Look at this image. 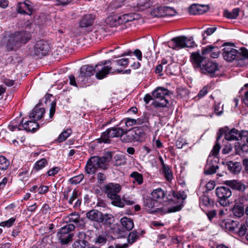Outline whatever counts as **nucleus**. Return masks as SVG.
I'll list each match as a JSON object with an SVG mask.
<instances>
[{
  "instance_id": "12",
  "label": "nucleus",
  "mask_w": 248,
  "mask_h": 248,
  "mask_svg": "<svg viewBox=\"0 0 248 248\" xmlns=\"http://www.w3.org/2000/svg\"><path fill=\"white\" fill-rule=\"evenodd\" d=\"M137 15L134 14H125L120 16H113L108 17L107 21L112 22L110 24L112 26H116L118 25L125 23L126 22L132 21L137 18Z\"/></svg>"
},
{
  "instance_id": "63",
  "label": "nucleus",
  "mask_w": 248,
  "mask_h": 248,
  "mask_svg": "<svg viewBox=\"0 0 248 248\" xmlns=\"http://www.w3.org/2000/svg\"><path fill=\"white\" fill-rule=\"evenodd\" d=\"M71 0H56V5L64 6L70 3Z\"/></svg>"
},
{
  "instance_id": "17",
  "label": "nucleus",
  "mask_w": 248,
  "mask_h": 248,
  "mask_svg": "<svg viewBox=\"0 0 248 248\" xmlns=\"http://www.w3.org/2000/svg\"><path fill=\"white\" fill-rule=\"evenodd\" d=\"M45 112V109L43 108H40L39 104L36 105L29 115L30 119H33V121H38L42 118Z\"/></svg>"
},
{
  "instance_id": "37",
  "label": "nucleus",
  "mask_w": 248,
  "mask_h": 248,
  "mask_svg": "<svg viewBox=\"0 0 248 248\" xmlns=\"http://www.w3.org/2000/svg\"><path fill=\"white\" fill-rule=\"evenodd\" d=\"M9 161L4 156H0V170H6L9 166Z\"/></svg>"
},
{
  "instance_id": "50",
  "label": "nucleus",
  "mask_w": 248,
  "mask_h": 248,
  "mask_svg": "<svg viewBox=\"0 0 248 248\" xmlns=\"http://www.w3.org/2000/svg\"><path fill=\"white\" fill-rule=\"evenodd\" d=\"M229 129L228 127H225L224 128H220L218 130V132L217 134V141L216 142H218V140L220 139V138L222 137V136L223 134L225 135V133H227V131Z\"/></svg>"
},
{
  "instance_id": "8",
  "label": "nucleus",
  "mask_w": 248,
  "mask_h": 248,
  "mask_svg": "<svg viewBox=\"0 0 248 248\" xmlns=\"http://www.w3.org/2000/svg\"><path fill=\"white\" fill-rule=\"evenodd\" d=\"M216 194L218 198L217 201L223 206H227L230 204L229 198L232 193L230 189L226 186L218 187L216 189Z\"/></svg>"
},
{
  "instance_id": "9",
  "label": "nucleus",
  "mask_w": 248,
  "mask_h": 248,
  "mask_svg": "<svg viewBox=\"0 0 248 248\" xmlns=\"http://www.w3.org/2000/svg\"><path fill=\"white\" fill-rule=\"evenodd\" d=\"M192 38H188L185 36H180L171 39L172 46H169L173 49H179L184 47H192L194 45Z\"/></svg>"
},
{
  "instance_id": "38",
  "label": "nucleus",
  "mask_w": 248,
  "mask_h": 248,
  "mask_svg": "<svg viewBox=\"0 0 248 248\" xmlns=\"http://www.w3.org/2000/svg\"><path fill=\"white\" fill-rule=\"evenodd\" d=\"M163 9L164 13L165 16H173L176 14L175 10L171 7L163 6Z\"/></svg>"
},
{
  "instance_id": "2",
  "label": "nucleus",
  "mask_w": 248,
  "mask_h": 248,
  "mask_svg": "<svg viewBox=\"0 0 248 248\" xmlns=\"http://www.w3.org/2000/svg\"><path fill=\"white\" fill-rule=\"evenodd\" d=\"M190 58L194 68L200 67L202 73L211 75L218 70V64L212 61L204 62L201 65V63L205 59V57H202L199 52H193Z\"/></svg>"
},
{
  "instance_id": "10",
  "label": "nucleus",
  "mask_w": 248,
  "mask_h": 248,
  "mask_svg": "<svg viewBox=\"0 0 248 248\" xmlns=\"http://www.w3.org/2000/svg\"><path fill=\"white\" fill-rule=\"evenodd\" d=\"M50 49L46 42L41 40L37 41L30 51L31 55L42 58L46 55Z\"/></svg>"
},
{
  "instance_id": "29",
  "label": "nucleus",
  "mask_w": 248,
  "mask_h": 248,
  "mask_svg": "<svg viewBox=\"0 0 248 248\" xmlns=\"http://www.w3.org/2000/svg\"><path fill=\"white\" fill-rule=\"evenodd\" d=\"M152 196L156 201L157 200L164 197V192L161 188H157L152 192Z\"/></svg>"
},
{
  "instance_id": "32",
  "label": "nucleus",
  "mask_w": 248,
  "mask_h": 248,
  "mask_svg": "<svg viewBox=\"0 0 248 248\" xmlns=\"http://www.w3.org/2000/svg\"><path fill=\"white\" fill-rule=\"evenodd\" d=\"M239 9L236 8L232 10V12H229L228 11H225L224 15V16L228 18L234 19L239 14Z\"/></svg>"
},
{
  "instance_id": "49",
  "label": "nucleus",
  "mask_w": 248,
  "mask_h": 248,
  "mask_svg": "<svg viewBox=\"0 0 248 248\" xmlns=\"http://www.w3.org/2000/svg\"><path fill=\"white\" fill-rule=\"evenodd\" d=\"M78 191L75 189L72 193V195L68 201V202L70 204H72L73 201L78 198Z\"/></svg>"
},
{
  "instance_id": "48",
  "label": "nucleus",
  "mask_w": 248,
  "mask_h": 248,
  "mask_svg": "<svg viewBox=\"0 0 248 248\" xmlns=\"http://www.w3.org/2000/svg\"><path fill=\"white\" fill-rule=\"evenodd\" d=\"M15 220L16 219L15 218H11L7 221L1 222L0 223V226L2 227L7 226L10 227L13 224Z\"/></svg>"
},
{
  "instance_id": "42",
  "label": "nucleus",
  "mask_w": 248,
  "mask_h": 248,
  "mask_svg": "<svg viewBox=\"0 0 248 248\" xmlns=\"http://www.w3.org/2000/svg\"><path fill=\"white\" fill-rule=\"evenodd\" d=\"M144 204L145 206L148 208H153L156 206L157 202L155 201L154 199L147 198L144 201Z\"/></svg>"
},
{
  "instance_id": "20",
  "label": "nucleus",
  "mask_w": 248,
  "mask_h": 248,
  "mask_svg": "<svg viewBox=\"0 0 248 248\" xmlns=\"http://www.w3.org/2000/svg\"><path fill=\"white\" fill-rule=\"evenodd\" d=\"M232 211L235 217L241 218L245 214L244 205L241 202L235 203L232 208Z\"/></svg>"
},
{
  "instance_id": "60",
  "label": "nucleus",
  "mask_w": 248,
  "mask_h": 248,
  "mask_svg": "<svg viewBox=\"0 0 248 248\" xmlns=\"http://www.w3.org/2000/svg\"><path fill=\"white\" fill-rule=\"evenodd\" d=\"M60 170L58 167L53 168L52 170L47 171V174L49 176H54L59 172Z\"/></svg>"
},
{
  "instance_id": "57",
  "label": "nucleus",
  "mask_w": 248,
  "mask_h": 248,
  "mask_svg": "<svg viewBox=\"0 0 248 248\" xmlns=\"http://www.w3.org/2000/svg\"><path fill=\"white\" fill-rule=\"evenodd\" d=\"M56 109V103L55 102H52L51 103V107L49 111V117L52 118L55 113Z\"/></svg>"
},
{
  "instance_id": "64",
  "label": "nucleus",
  "mask_w": 248,
  "mask_h": 248,
  "mask_svg": "<svg viewBox=\"0 0 248 248\" xmlns=\"http://www.w3.org/2000/svg\"><path fill=\"white\" fill-rule=\"evenodd\" d=\"M247 228L245 226H241L239 231L238 234L239 236H243L246 234Z\"/></svg>"
},
{
  "instance_id": "23",
  "label": "nucleus",
  "mask_w": 248,
  "mask_h": 248,
  "mask_svg": "<svg viewBox=\"0 0 248 248\" xmlns=\"http://www.w3.org/2000/svg\"><path fill=\"white\" fill-rule=\"evenodd\" d=\"M94 16L91 15H85L81 19L80 27L81 28H87L93 25Z\"/></svg>"
},
{
  "instance_id": "30",
  "label": "nucleus",
  "mask_w": 248,
  "mask_h": 248,
  "mask_svg": "<svg viewBox=\"0 0 248 248\" xmlns=\"http://www.w3.org/2000/svg\"><path fill=\"white\" fill-rule=\"evenodd\" d=\"M139 233L136 231L130 232L127 237V242L129 244L135 242L139 238Z\"/></svg>"
},
{
  "instance_id": "34",
  "label": "nucleus",
  "mask_w": 248,
  "mask_h": 248,
  "mask_svg": "<svg viewBox=\"0 0 248 248\" xmlns=\"http://www.w3.org/2000/svg\"><path fill=\"white\" fill-rule=\"evenodd\" d=\"M201 202L206 206H212L214 205V201L206 195L202 196L201 198Z\"/></svg>"
},
{
  "instance_id": "40",
  "label": "nucleus",
  "mask_w": 248,
  "mask_h": 248,
  "mask_svg": "<svg viewBox=\"0 0 248 248\" xmlns=\"http://www.w3.org/2000/svg\"><path fill=\"white\" fill-rule=\"evenodd\" d=\"M163 174L166 179L169 181L172 179V176L169 167L163 164Z\"/></svg>"
},
{
  "instance_id": "61",
  "label": "nucleus",
  "mask_w": 248,
  "mask_h": 248,
  "mask_svg": "<svg viewBox=\"0 0 248 248\" xmlns=\"http://www.w3.org/2000/svg\"><path fill=\"white\" fill-rule=\"evenodd\" d=\"M215 111L217 115H220L223 113L222 106L220 108L219 106V104L217 105H215Z\"/></svg>"
},
{
  "instance_id": "51",
  "label": "nucleus",
  "mask_w": 248,
  "mask_h": 248,
  "mask_svg": "<svg viewBox=\"0 0 248 248\" xmlns=\"http://www.w3.org/2000/svg\"><path fill=\"white\" fill-rule=\"evenodd\" d=\"M217 28L216 27H213L212 28H209L207 29L206 30H205L204 31V33L202 34V36L203 37V38H205V37L204 36V34L206 33L207 36L212 35L216 30Z\"/></svg>"
},
{
  "instance_id": "43",
  "label": "nucleus",
  "mask_w": 248,
  "mask_h": 248,
  "mask_svg": "<svg viewBox=\"0 0 248 248\" xmlns=\"http://www.w3.org/2000/svg\"><path fill=\"white\" fill-rule=\"evenodd\" d=\"M71 134V130H68L63 131L59 136L57 140L59 142H62L65 140Z\"/></svg>"
},
{
  "instance_id": "28",
  "label": "nucleus",
  "mask_w": 248,
  "mask_h": 248,
  "mask_svg": "<svg viewBox=\"0 0 248 248\" xmlns=\"http://www.w3.org/2000/svg\"><path fill=\"white\" fill-rule=\"evenodd\" d=\"M110 199L112 200L111 203L112 205L121 208L124 207V203L123 200H122L120 195L117 194L116 196L113 197V198H110Z\"/></svg>"
},
{
  "instance_id": "26",
  "label": "nucleus",
  "mask_w": 248,
  "mask_h": 248,
  "mask_svg": "<svg viewBox=\"0 0 248 248\" xmlns=\"http://www.w3.org/2000/svg\"><path fill=\"white\" fill-rule=\"evenodd\" d=\"M121 223L122 226L127 231H130L134 227L133 221L130 218L127 217H123L121 219Z\"/></svg>"
},
{
  "instance_id": "25",
  "label": "nucleus",
  "mask_w": 248,
  "mask_h": 248,
  "mask_svg": "<svg viewBox=\"0 0 248 248\" xmlns=\"http://www.w3.org/2000/svg\"><path fill=\"white\" fill-rule=\"evenodd\" d=\"M238 222L232 219H228L222 222V226L228 231H233L238 226Z\"/></svg>"
},
{
  "instance_id": "3",
  "label": "nucleus",
  "mask_w": 248,
  "mask_h": 248,
  "mask_svg": "<svg viewBox=\"0 0 248 248\" xmlns=\"http://www.w3.org/2000/svg\"><path fill=\"white\" fill-rule=\"evenodd\" d=\"M232 44L229 43H224L223 46L225 47L223 48V56L224 59L228 62H232L233 60L237 61H242L245 59H248V50L242 47L239 50L232 47Z\"/></svg>"
},
{
  "instance_id": "5",
  "label": "nucleus",
  "mask_w": 248,
  "mask_h": 248,
  "mask_svg": "<svg viewBox=\"0 0 248 248\" xmlns=\"http://www.w3.org/2000/svg\"><path fill=\"white\" fill-rule=\"evenodd\" d=\"M143 135L144 133L140 127H134L128 130L124 131L122 141L124 142L137 141Z\"/></svg>"
},
{
  "instance_id": "53",
  "label": "nucleus",
  "mask_w": 248,
  "mask_h": 248,
  "mask_svg": "<svg viewBox=\"0 0 248 248\" xmlns=\"http://www.w3.org/2000/svg\"><path fill=\"white\" fill-rule=\"evenodd\" d=\"M138 6L140 8H149L151 4L150 1L146 0L145 1H140L139 3H138Z\"/></svg>"
},
{
  "instance_id": "27",
  "label": "nucleus",
  "mask_w": 248,
  "mask_h": 248,
  "mask_svg": "<svg viewBox=\"0 0 248 248\" xmlns=\"http://www.w3.org/2000/svg\"><path fill=\"white\" fill-rule=\"evenodd\" d=\"M38 127V124L34 121H28L23 124V127L24 130L27 131H33L35 128L34 126Z\"/></svg>"
},
{
  "instance_id": "41",
  "label": "nucleus",
  "mask_w": 248,
  "mask_h": 248,
  "mask_svg": "<svg viewBox=\"0 0 248 248\" xmlns=\"http://www.w3.org/2000/svg\"><path fill=\"white\" fill-rule=\"evenodd\" d=\"M68 221L78 223L80 221L79 215L76 213L71 214L67 217Z\"/></svg>"
},
{
  "instance_id": "7",
  "label": "nucleus",
  "mask_w": 248,
  "mask_h": 248,
  "mask_svg": "<svg viewBox=\"0 0 248 248\" xmlns=\"http://www.w3.org/2000/svg\"><path fill=\"white\" fill-rule=\"evenodd\" d=\"M124 133V129L120 127H112L107 129L105 132H103L100 138L98 140L99 142L109 143L110 138L115 137H121L122 140V136Z\"/></svg>"
},
{
  "instance_id": "22",
  "label": "nucleus",
  "mask_w": 248,
  "mask_h": 248,
  "mask_svg": "<svg viewBox=\"0 0 248 248\" xmlns=\"http://www.w3.org/2000/svg\"><path fill=\"white\" fill-rule=\"evenodd\" d=\"M204 5L200 4H193L189 8V12L192 15H201L206 12Z\"/></svg>"
},
{
  "instance_id": "56",
  "label": "nucleus",
  "mask_w": 248,
  "mask_h": 248,
  "mask_svg": "<svg viewBox=\"0 0 248 248\" xmlns=\"http://www.w3.org/2000/svg\"><path fill=\"white\" fill-rule=\"evenodd\" d=\"M212 51L210 57L213 58H217L219 54V51L218 48L217 47L214 46V49Z\"/></svg>"
},
{
  "instance_id": "15",
  "label": "nucleus",
  "mask_w": 248,
  "mask_h": 248,
  "mask_svg": "<svg viewBox=\"0 0 248 248\" xmlns=\"http://www.w3.org/2000/svg\"><path fill=\"white\" fill-rule=\"evenodd\" d=\"M29 1H25L18 3L16 6L17 12L21 14H26L31 16L32 13L33 9Z\"/></svg>"
},
{
  "instance_id": "18",
  "label": "nucleus",
  "mask_w": 248,
  "mask_h": 248,
  "mask_svg": "<svg viewBox=\"0 0 248 248\" xmlns=\"http://www.w3.org/2000/svg\"><path fill=\"white\" fill-rule=\"evenodd\" d=\"M102 217V213L96 209L91 210L86 213V217L88 219L97 223H101Z\"/></svg>"
},
{
  "instance_id": "21",
  "label": "nucleus",
  "mask_w": 248,
  "mask_h": 248,
  "mask_svg": "<svg viewBox=\"0 0 248 248\" xmlns=\"http://www.w3.org/2000/svg\"><path fill=\"white\" fill-rule=\"evenodd\" d=\"M225 138L227 140H240L239 132L237 129L232 128L230 131H227V133H225Z\"/></svg>"
},
{
  "instance_id": "1",
  "label": "nucleus",
  "mask_w": 248,
  "mask_h": 248,
  "mask_svg": "<svg viewBox=\"0 0 248 248\" xmlns=\"http://www.w3.org/2000/svg\"><path fill=\"white\" fill-rule=\"evenodd\" d=\"M112 158V154L110 152L106 153L102 156H92L87 162L85 171L88 174H93L98 169L106 170Z\"/></svg>"
},
{
  "instance_id": "36",
  "label": "nucleus",
  "mask_w": 248,
  "mask_h": 248,
  "mask_svg": "<svg viewBox=\"0 0 248 248\" xmlns=\"http://www.w3.org/2000/svg\"><path fill=\"white\" fill-rule=\"evenodd\" d=\"M131 177L134 179V182L136 181L139 185L142 184L143 181V177L141 174L137 171H134L130 174Z\"/></svg>"
},
{
  "instance_id": "46",
  "label": "nucleus",
  "mask_w": 248,
  "mask_h": 248,
  "mask_svg": "<svg viewBox=\"0 0 248 248\" xmlns=\"http://www.w3.org/2000/svg\"><path fill=\"white\" fill-rule=\"evenodd\" d=\"M84 175L82 174H80L78 175L71 178L69 182L71 184L76 185L79 183L83 179Z\"/></svg>"
},
{
  "instance_id": "33",
  "label": "nucleus",
  "mask_w": 248,
  "mask_h": 248,
  "mask_svg": "<svg viewBox=\"0 0 248 248\" xmlns=\"http://www.w3.org/2000/svg\"><path fill=\"white\" fill-rule=\"evenodd\" d=\"M101 220H101V223L107 225H111L113 222L112 217L110 214H103Z\"/></svg>"
},
{
  "instance_id": "35",
  "label": "nucleus",
  "mask_w": 248,
  "mask_h": 248,
  "mask_svg": "<svg viewBox=\"0 0 248 248\" xmlns=\"http://www.w3.org/2000/svg\"><path fill=\"white\" fill-rule=\"evenodd\" d=\"M114 165L116 166L124 165L126 163V159L125 157L123 155H116L114 157Z\"/></svg>"
},
{
  "instance_id": "52",
  "label": "nucleus",
  "mask_w": 248,
  "mask_h": 248,
  "mask_svg": "<svg viewBox=\"0 0 248 248\" xmlns=\"http://www.w3.org/2000/svg\"><path fill=\"white\" fill-rule=\"evenodd\" d=\"M97 178L98 183L99 184H102L105 181L106 177L105 174L101 172H99L97 175Z\"/></svg>"
},
{
  "instance_id": "39",
  "label": "nucleus",
  "mask_w": 248,
  "mask_h": 248,
  "mask_svg": "<svg viewBox=\"0 0 248 248\" xmlns=\"http://www.w3.org/2000/svg\"><path fill=\"white\" fill-rule=\"evenodd\" d=\"M46 163V160L45 158H42L35 163L33 169L35 171H38V170L43 168Z\"/></svg>"
},
{
  "instance_id": "19",
  "label": "nucleus",
  "mask_w": 248,
  "mask_h": 248,
  "mask_svg": "<svg viewBox=\"0 0 248 248\" xmlns=\"http://www.w3.org/2000/svg\"><path fill=\"white\" fill-rule=\"evenodd\" d=\"M108 62H110V61H105L101 62V65H104V67L100 70H99L98 72L96 73L95 77L99 79H103L109 73V72L111 70V68L109 67L108 66H105Z\"/></svg>"
},
{
  "instance_id": "47",
  "label": "nucleus",
  "mask_w": 248,
  "mask_h": 248,
  "mask_svg": "<svg viewBox=\"0 0 248 248\" xmlns=\"http://www.w3.org/2000/svg\"><path fill=\"white\" fill-rule=\"evenodd\" d=\"M219 167L218 166L211 165L210 166L209 168H207V169L204 171V173L207 175L213 174L216 172V170L218 169Z\"/></svg>"
},
{
  "instance_id": "59",
  "label": "nucleus",
  "mask_w": 248,
  "mask_h": 248,
  "mask_svg": "<svg viewBox=\"0 0 248 248\" xmlns=\"http://www.w3.org/2000/svg\"><path fill=\"white\" fill-rule=\"evenodd\" d=\"M48 190V186H41L38 187V192L40 194H43L46 193Z\"/></svg>"
},
{
  "instance_id": "11",
  "label": "nucleus",
  "mask_w": 248,
  "mask_h": 248,
  "mask_svg": "<svg viewBox=\"0 0 248 248\" xmlns=\"http://www.w3.org/2000/svg\"><path fill=\"white\" fill-rule=\"evenodd\" d=\"M75 226L72 224H68L62 227L58 232L59 239L62 244H67L71 241L74 234L70 233L74 230Z\"/></svg>"
},
{
  "instance_id": "54",
  "label": "nucleus",
  "mask_w": 248,
  "mask_h": 248,
  "mask_svg": "<svg viewBox=\"0 0 248 248\" xmlns=\"http://www.w3.org/2000/svg\"><path fill=\"white\" fill-rule=\"evenodd\" d=\"M116 62L118 65L125 66L128 63V59H121L116 61Z\"/></svg>"
},
{
  "instance_id": "13",
  "label": "nucleus",
  "mask_w": 248,
  "mask_h": 248,
  "mask_svg": "<svg viewBox=\"0 0 248 248\" xmlns=\"http://www.w3.org/2000/svg\"><path fill=\"white\" fill-rule=\"evenodd\" d=\"M121 189V186L119 184L110 183L104 186L103 191L107 197L110 199L118 194Z\"/></svg>"
},
{
  "instance_id": "58",
  "label": "nucleus",
  "mask_w": 248,
  "mask_h": 248,
  "mask_svg": "<svg viewBox=\"0 0 248 248\" xmlns=\"http://www.w3.org/2000/svg\"><path fill=\"white\" fill-rule=\"evenodd\" d=\"M137 124V120L131 118H127L125 120L126 126H132Z\"/></svg>"
},
{
  "instance_id": "14",
  "label": "nucleus",
  "mask_w": 248,
  "mask_h": 248,
  "mask_svg": "<svg viewBox=\"0 0 248 248\" xmlns=\"http://www.w3.org/2000/svg\"><path fill=\"white\" fill-rule=\"evenodd\" d=\"M99 65H100V64H96L95 68L89 65L82 66L80 68L78 78H80L81 81H83L85 78L93 75L94 72L96 71L95 68Z\"/></svg>"
},
{
  "instance_id": "45",
  "label": "nucleus",
  "mask_w": 248,
  "mask_h": 248,
  "mask_svg": "<svg viewBox=\"0 0 248 248\" xmlns=\"http://www.w3.org/2000/svg\"><path fill=\"white\" fill-rule=\"evenodd\" d=\"M87 242L85 240H77L73 245V248H85L87 245Z\"/></svg>"
},
{
  "instance_id": "24",
  "label": "nucleus",
  "mask_w": 248,
  "mask_h": 248,
  "mask_svg": "<svg viewBox=\"0 0 248 248\" xmlns=\"http://www.w3.org/2000/svg\"><path fill=\"white\" fill-rule=\"evenodd\" d=\"M226 166L230 171L234 174L238 173L241 170V167L240 163L237 162H228L226 163Z\"/></svg>"
},
{
  "instance_id": "6",
  "label": "nucleus",
  "mask_w": 248,
  "mask_h": 248,
  "mask_svg": "<svg viewBox=\"0 0 248 248\" xmlns=\"http://www.w3.org/2000/svg\"><path fill=\"white\" fill-rule=\"evenodd\" d=\"M170 91L167 89L158 87L156 88L152 93V95L154 97L160 99V101H155L153 104L155 107H166L169 103L168 99L165 98V96L168 95Z\"/></svg>"
},
{
  "instance_id": "44",
  "label": "nucleus",
  "mask_w": 248,
  "mask_h": 248,
  "mask_svg": "<svg viewBox=\"0 0 248 248\" xmlns=\"http://www.w3.org/2000/svg\"><path fill=\"white\" fill-rule=\"evenodd\" d=\"M214 49V46L210 45L207 46L205 47H203L202 49V57H205V59L206 58V56L209 55L210 56L211 53L212 52V51H213Z\"/></svg>"
},
{
  "instance_id": "55",
  "label": "nucleus",
  "mask_w": 248,
  "mask_h": 248,
  "mask_svg": "<svg viewBox=\"0 0 248 248\" xmlns=\"http://www.w3.org/2000/svg\"><path fill=\"white\" fill-rule=\"evenodd\" d=\"M220 149V146L218 142H216L215 145L212 151V155L214 156H216L218 154Z\"/></svg>"
},
{
  "instance_id": "16",
  "label": "nucleus",
  "mask_w": 248,
  "mask_h": 248,
  "mask_svg": "<svg viewBox=\"0 0 248 248\" xmlns=\"http://www.w3.org/2000/svg\"><path fill=\"white\" fill-rule=\"evenodd\" d=\"M223 183L232 189L240 192H244L247 187L242 182L236 180H227L224 181Z\"/></svg>"
},
{
  "instance_id": "31",
  "label": "nucleus",
  "mask_w": 248,
  "mask_h": 248,
  "mask_svg": "<svg viewBox=\"0 0 248 248\" xmlns=\"http://www.w3.org/2000/svg\"><path fill=\"white\" fill-rule=\"evenodd\" d=\"M151 14L152 16L155 17L164 16V13L163 9V7H159L153 9L151 11Z\"/></svg>"
},
{
  "instance_id": "4",
  "label": "nucleus",
  "mask_w": 248,
  "mask_h": 248,
  "mask_svg": "<svg viewBox=\"0 0 248 248\" xmlns=\"http://www.w3.org/2000/svg\"><path fill=\"white\" fill-rule=\"evenodd\" d=\"M31 38V35L26 31L16 32L10 35L6 41L7 48L8 50H13L15 47L20 46L22 44H25Z\"/></svg>"
},
{
  "instance_id": "62",
  "label": "nucleus",
  "mask_w": 248,
  "mask_h": 248,
  "mask_svg": "<svg viewBox=\"0 0 248 248\" xmlns=\"http://www.w3.org/2000/svg\"><path fill=\"white\" fill-rule=\"evenodd\" d=\"M207 87L205 86L203 87L202 90L200 91V92L198 93V96L200 98H201L204 96L207 93Z\"/></svg>"
}]
</instances>
